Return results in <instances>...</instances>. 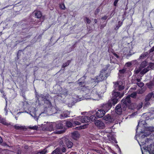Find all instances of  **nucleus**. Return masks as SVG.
I'll return each instance as SVG.
<instances>
[{"label": "nucleus", "instance_id": "obj_1", "mask_svg": "<svg viewBox=\"0 0 154 154\" xmlns=\"http://www.w3.org/2000/svg\"><path fill=\"white\" fill-rule=\"evenodd\" d=\"M112 99L111 100L113 102V105H115L118 102L119 99L121 98L123 96L124 93H121L118 91L114 90L112 92Z\"/></svg>", "mask_w": 154, "mask_h": 154}, {"label": "nucleus", "instance_id": "obj_2", "mask_svg": "<svg viewBox=\"0 0 154 154\" xmlns=\"http://www.w3.org/2000/svg\"><path fill=\"white\" fill-rule=\"evenodd\" d=\"M131 103V98L129 96L127 97L125 99H123L122 100V105L121 106V108L122 110L125 111L126 109L127 106L130 104Z\"/></svg>", "mask_w": 154, "mask_h": 154}, {"label": "nucleus", "instance_id": "obj_3", "mask_svg": "<svg viewBox=\"0 0 154 154\" xmlns=\"http://www.w3.org/2000/svg\"><path fill=\"white\" fill-rule=\"evenodd\" d=\"M106 70L103 69L100 72V74L97 78V81H101L107 78V74L106 73Z\"/></svg>", "mask_w": 154, "mask_h": 154}, {"label": "nucleus", "instance_id": "obj_4", "mask_svg": "<svg viewBox=\"0 0 154 154\" xmlns=\"http://www.w3.org/2000/svg\"><path fill=\"white\" fill-rule=\"evenodd\" d=\"M154 67V63H150L148 66L146 68L144 69L140 73V74L142 75H144L149 70L152 69Z\"/></svg>", "mask_w": 154, "mask_h": 154}, {"label": "nucleus", "instance_id": "obj_5", "mask_svg": "<svg viewBox=\"0 0 154 154\" xmlns=\"http://www.w3.org/2000/svg\"><path fill=\"white\" fill-rule=\"evenodd\" d=\"M149 144H147V146L145 147V149L149 152L150 153L154 154V143L152 142Z\"/></svg>", "mask_w": 154, "mask_h": 154}, {"label": "nucleus", "instance_id": "obj_6", "mask_svg": "<svg viewBox=\"0 0 154 154\" xmlns=\"http://www.w3.org/2000/svg\"><path fill=\"white\" fill-rule=\"evenodd\" d=\"M112 104L113 105V101L110 100L106 103L103 104L102 106L104 109L105 110V111L107 112L111 107Z\"/></svg>", "mask_w": 154, "mask_h": 154}, {"label": "nucleus", "instance_id": "obj_7", "mask_svg": "<svg viewBox=\"0 0 154 154\" xmlns=\"http://www.w3.org/2000/svg\"><path fill=\"white\" fill-rule=\"evenodd\" d=\"M115 88L118 89L119 91H121L124 89V85L121 82H115L114 86Z\"/></svg>", "mask_w": 154, "mask_h": 154}, {"label": "nucleus", "instance_id": "obj_8", "mask_svg": "<svg viewBox=\"0 0 154 154\" xmlns=\"http://www.w3.org/2000/svg\"><path fill=\"white\" fill-rule=\"evenodd\" d=\"M32 111L30 112V114L36 120L38 119V117L40 115L39 113L38 114L36 113V110L35 108H32Z\"/></svg>", "mask_w": 154, "mask_h": 154}, {"label": "nucleus", "instance_id": "obj_9", "mask_svg": "<svg viewBox=\"0 0 154 154\" xmlns=\"http://www.w3.org/2000/svg\"><path fill=\"white\" fill-rule=\"evenodd\" d=\"M106 113L105 111L103 109L98 110L96 113V115L97 118L102 117Z\"/></svg>", "mask_w": 154, "mask_h": 154}, {"label": "nucleus", "instance_id": "obj_10", "mask_svg": "<svg viewBox=\"0 0 154 154\" xmlns=\"http://www.w3.org/2000/svg\"><path fill=\"white\" fill-rule=\"evenodd\" d=\"M95 124L100 128L103 129L105 127L104 124L100 120H97L95 121Z\"/></svg>", "mask_w": 154, "mask_h": 154}, {"label": "nucleus", "instance_id": "obj_11", "mask_svg": "<svg viewBox=\"0 0 154 154\" xmlns=\"http://www.w3.org/2000/svg\"><path fill=\"white\" fill-rule=\"evenodd\" d=\"M121 107V105L119 104L116 107L115 113L119 115L121 114L122 110Z\"/></svg>", "mask_w": 154, "mask_h": 154}, {"label": "nucleus", "instance_id": "obj_12", "mask_svg": "<svg viewBox=\"0 0 154 154\" xmlns=\"http://www.w3.org/2000/svg\"><path fill=\"white\" fill-rule=\"evenodd\" d=\"M65 144L68 148H71L73 145V143L67 138L65 139Z\"/></svg>", "mask_w": 154, "mask_h": 154}, {"label": "nucleus", "instance_id": "obj_13", "mask_svg": "<svg viewBox=\"0 0 154 154\" xmlns=\"http://www.w3.org/2000/svg\"><path fill=\"white\" fill-rule=\"evenodd\" d=\"M95 93H97V89L94 88L92 90L91 92L90 93V95H88V97L87 96H85V97L87 99H91L93 98L94 96H93V95H95Z\"/></svg>", "mask_w": 154, "mask_h": 154}, {"label": "nucleus", "instance_id": "obj_14", "mask_svg": "<svg viewBox=\"0 0 154 154\" xmlns=\"http://www.w3.org/2000/svg\"><path fill=\"white\" fill-rule=\"evenodd\" d=\"M55 123H51L50 125L47 126L46 128V130L49 131H54V126H55Z\"/></svg>", "mask_w": 154, "mask_h": 154}, {"label": "nucleus", "instance_id": "obj_15", "mask_svg": "<svg viewBox=\"0 0 154 154\" xmlns=\"http://www.w3.org/2000/svg\"><path fill=\"white\" fill-rule=\"evenodd\" d=\"M69 114V112H64L60 115V117L61 119H64L68 117Z\"/></svg>", "mask_w": 154, "mask_h": 154}, {"label": "nucleus", "instance_id": "obj_16", "mask_svg": "<svg viewBox=\"0 0 154 154\" xmlns=\"http://www.w3.org/2000/svg\"><path fill=\"white\" fill-rule=\"evenodd\" d=\"M88 117L86 116H81L80 122L82 123H85L89 122Z\"/></svg>", "mask_w": 154, "mask_h": 154}, {"label": "nucleus", "instance_id": "obj_17", "mask_svg": "<svg viewBox=\"0 0 154 154\" xmlns=\"http://www.w3.org/2000/svg\"><path fill=\"white\" fill-rule=\"evenodd\" d=\"M72 137L74 139H76L79 137L80 135L78 131H75L71 133Z\"/></svg>", "mask_w": 154, "mask_h": 154}, {"label": "nucleus", "instance_id": "obj_18", "mask_svg": "<svg viewBox=\"0 0 154 154\" xmlns=\"http://www.w3.org/2000/svg\"><path fill=\"white\" fill-rule=\"evenodd\" d=\"M147 62L146 61L144 60L140 64V69L143 70L147 65Z\"/></svg>", "mask_w": 154, "mask_h": 154}, {"label": "nucleus", "instance_id": "obj_19", "mask_svg": "<svg viewBox=\"0 0 154 154\" xmlns=\"http://www.w3.org/2000/svg\"><path fill=\"white\" fill-rule=\"evenodd\" d=\"M39 97H41L43 100H47L49 98L50 95L48 94H43L39 95Z\"/></svg>", "mask_w": 154, "mask_h": 154}, {"label": "nucleus", "instance_id": "obj_20", "mask_svg": "<svg viewBox=\"0 0 154 154\" xmlns=\"http://www.w3.org/2000/svg\"><path fill=\"white\" fill-rule=\"evenodd\" d=\"M83 88L84 89H85V92L86 93V94H83V98L84 99L88 100L89 99H87L85 97V96H87V97H88V95H90V92L89 91V90L88 89H86V88H85L84 87H83Z\"/></svg>", "mask_w": 154, "mask_h": 154}, {"label": "nucleus", "instance_id": "obj_21", "mask_svg": "<svg viewBox=\"0 0 154 154\" xmlns=\"http://www.w3.org/2000/svg\"><path fill=\"white\" fill-rule=\"evenodd\" d=\"M103 119L106 121H107L110 122H112V119H111V116L109 114L104 116L103 117Z\"/></svg>", "mask_w": 154, "mask_h": 154}, {"label": "nucleus", "instance_id": "obj_22", "mask_svg": "<svg viewBox=\"0 0 154 154\" xmlns=\"http://www.w3.org/2000/svg\"><path fill=\"white\" fill-rule=\"evenodd\" d=\"M153 94L152 92H151L148 94L146 97L145 100L146 102H147L150 100L152 97Z\"/></svg>", "mask_w": 154, "mask_h": 154}, {"label": "nucleus", "instance_id": "obj_23", "mask_svg": "<svg viewBox=\"0 0 154 154\" xmlns=\"http://www.w3.org/2000/svg\"><path fill=\"white\" fill-rule=\"evenodd\" d=\"M55 126L57 128L59 129L62 128L63 127V125L61 122H57V123H55Z\"/></svg>", "mask_w": 154, "mask_h": 154}, {"label": "nucleus", "instance_id": "obj_24", "mask_svg": "<svg viewBox=\"0 0 154 154\" xmlns=\"http://www.w3.org/2000/svg\"><path fill=\"white\" fill-rule=\"evenodd\" d=\"M0 123H2L3 125L7 126H8L10 125V124L6 122V120L5 119L2 117L0 118Z\"/></svg>", "mask_w": 154, "mask_h": 154}, {"label": "nucleus", "instance_id": "obj_25", "mask_svg": "<svg viewBox=\"0 0 154 154\" xmlns=\"http://www.w3.org/2000/svg\"><path fill=\"white\" fill-rule=\"evenodd\" d=\"M14 127L17 130H23L26 129L25 126H19L17 125H15Z\"/></svg>", "mask_w": 154, "mask_h": 154}, {"label": "nucleus", "instance_id": "obj_26", "mask_svg": "<svg viewBox=\"0 0 154 154\" xmlns=\"http://www.w3.org/2000/svg\"><path fill=\"white\" fill-rule=\"evenodd\" d=\"M35 17L37 18H40L42 16V13L40 11H36L35 12Z\"/></svg>", "mask_w": 154, "mask_h": 154}, {"label": "nucleus", "instance_id": "obj_27", "mask_svg": "<svg viewBox=\"0 0 154 154\" xmlns=\"http://www.w3.org/2000/svg\"><path fill=\"white\" fill-rule=\"evenodd\" d=\"M146 85L148 88L151 89L152 88V86H154V82L153 81H151L149 82L146 83Z\"/></svg>", "mask_w": 154, "mask_h": 154}, {"label": "nucleus", "instance_id": "obj_28", "mask_svg": "<svg viewBox=\"0 0 154 154\" xmlns=\"http://www.w3.org/2000/svg\"><path fill=\"white\" fill-rule=\"evenodd\" d=\"M93 96H94L93 98L92 99L94 100H97L98 98H99L100 97V95L99 93H98L97 91V93H95V95H93Z\"/></svg>", "mask_w": 154, "mask_h": 154}, {"label": "nucleus", "instance_id": "obj_29", "mask_svg": "<svg viewBox=\"0 0 154 154\" xmlns=\"http://www.w3.org/2000/svg\"><path fill=\"white\" fill-rule=\"evenodd\" d=\"M140 140L142 145L145 144L146 145H147V144H149V141H151L150 140H146L143 139H140Z\"/></svg>", "mask_w": 154, "mask_h": 154}, {"label": "nucleus", "instance_id": "obj_30", "mask_svg": "<svg viewBox=\"0 0 154 154\" xmlns=\"http://www.w3.org/2000/svg\"><path fill=\"white\" fill-rule=\"evenodd\" d=\"M111 116V119H112V122L118 118V114H117L116 113H115L114 115H112Z\"/></svg>", "mask_w": 154, "mask_h": 154}, {"label": "nucleus", "instance_id": "obj_31", "mask_svg": "<svg viewBox=\"0 0 154 154\" xmlns=\"http://www.w3.org/2000/svg\"><path fill=\"white\" fill-rule=\"evenodd\" d=\"M97 118L96 116L95 115H92L90 117H88L89 122L91 121H94Z\"/></svg>", "mask_w": 154, "mask_h": 154}, {"label": "nucleus", "instance_id": "obj_32", "mask_svg": "<svg viewBox=\"0 0 154 154\" xmlns=\"http://www.w3.org/2000/svg\"><path fill=\"white\" fill-rule=\"evenodd\" d=\"M148 53L147 52H145L143 53L140 57V59H143L146 55H148Z\"/></svg>", "mask_w": 154, "mask_h": 154}, {"label": "nucleus", "instance_id": "obj_33", "mask_svg": "<svg viewBox=\"0 0 154 154\" xmlns=\"http://www.w3.org/2000/svg\"><path fill=\"white\" fill-rule=\"evenodd\" d=\"M74 119H72L71 121L73 123V125H79L81 124V123L79 121L74 120Z\"/></svg>", "mask_w": 154, "mask_h": 154}, {"label": "nucleus", "instance_id": "obj_34", "mask_svg": "<svg viewBox=\"0 0 154 154\" xmlns=\"http://www.w3.org/2000/svg\"><path fill=\"white\" fill-rule=\"evenodd\" d=\"M66 125L67 127H71L73 125V124L72 122L68 121L66 122Z\"/></svg>", "mask_w": 154, "mask_h": 154}, {"label": "nucleus", "instance_id": "obj_35", "mask_svg": "<svg viewBox=\"0 0 154 154\" xmlns=\"http://www.w3.org/2000/svg\"><path fill=\"white\" fill-rule=\"evenodd\" d=\"M122 22L119 21L118 22V24L116 25L115 28V29H118L119 28L122 26Z\"/></svg>", "mask_w": 154, "mask_h": 154}, {"label": "nucleus", "instance_id": "obj_36", "mask_svg": "<svg viewBox=\"0 0 154 154\" xmlns=\"http://www.w3.org/2000/svg\"><path fill=\"white\" fill-rule=\"evenodd\" d=\"M46 151L45 149L40 150L37 152V154H45Z\"/></svg>", "mask_w": 154, "mask_h": 154}, {"label": "nucleus", "instance_id": "obj_37", "mask_svg": "<svg viewBox=\"0 0 154 154\" xmlns=\"http://www.w3.org/2000/svg\"><path fill=\"white\" fill-rule=\"evenodd\" d=\"M70 62V61L69 60H68L66 62L63 63L62 66V67L64 68V67H65L66 66H68V65H69Z\"/></svg>", "mask_w": 154, "mask_h": 154}, {"label": "nucleus", "instance_id": "obj_38", "mask_svg": "<svg viewBox=\"0 0 154 154\" xmlns=\"http://www.w3.org/2000/svg\"><path fill=\"white\" fill-rule=\"evenodd\" d=\"M68 94V91L67 90H65V91L63 93V94H62L61 95H58V97H62V96H67Z\"/></svg>", "mask_w": 154, "mask_h": 154}, {"label": "nucleus", "instance_id": "obj_39", "mask_svg": "<svg viewBox=\"0 0 154 154\" xmlns=\"http://www.w3.org/2000/svg\"><path fill=\"white\" fill-rule=\"evenodd\" d=\"M86 76L85 75H84L83 77H82L80 79H79L78 80V82L80 81H84L85 82V80L86 79Z\"/></svg>", "mask_w": 154, "mask_h": 154}, {"label": "nucleus", "instance_id": "obj_40", "mask_svg": "<svg viewBox=\"0 0 154 154\" xmlns=\"http://www.w3.org/2000/svg\"><path fill=\"white\" fill-rule=\"evenodd\" d=\"M45 103L47 104L49 106H52L51 103L50 101L49 100H46L45 101Z\"/></svg>", "mask_w": 154, "mask_h": 154}, {"label": "nucleus", "instance_id": "obj_41", "mask_svg": "<svg viewBox=\"0 0 154 154\" xmlns=\"http://www.w3.org/2000/svg\"><path fill=\"white\" fill-rule=\"evenodd\" d=\"M26 104V103L25 102H21L20 103V105L21 107L22 108L24 107V106L25 104Z\"/></svg>", "mask_w": 154, "mask_h": 154}, {"label": "nucleus", "instance_id": "obj_42", "mask_svg": "<svg viewBox=\"0 0 154 154\" xmlns=\"http://www.w3.org/2000/svg\"><path fill=\"white\" fill-rule=\"evenodd\" d=\"M136 84L140 87H142L144 85V84L142 82H137Z\"/></svg>", "mask_w": 154, "mask_h": 154}, {"label": "nucleus", "instance_id": "obj_43", "mask_svg": "<svg viewBox=\"0 0 154 154\" xmlns=\"http://www.w3.org/2000/svg\"><path fill=\"white\" fill-rule=\"evenodd\" d=\"M29 128L31 129L36 130L38 129V127L36 125H35L33 127L29 126Z\"/></svg>", "mask_w": 154, "mask_h": 154}, {"label": "nucleus", "instance_id": "obj_44", "mask_svg": "<svg viewBox=\"0 0 154 154\" xmlns=\"http://www.w3.org/2000/svg\"><path fill=\"white\" fill-rule=\"evenodd\" d=\"M68 102H69V103H68V106H71L73 103L72 98H71L70 100L69 101H68Z\"/></svg>", "mask_w": 154, "mask_h": 154}, {"label": "nucleus", "instance_id": "obj_45", "mask_svg": "<svg viewBox=\"0 0 154 154\" xmlns=\"http://www.w3.org/2000/svg\"><path fill=\"white\" fill-rule=\"evenodd\" d=\"M137 95V93L136 92H134L132 93L131 95L130 96H129L130 97H133V98H134Z\"/></svg>", "mask_w": 154, "mask_h": 154}, {"label": "nucleus", "instance_id": "obj_46", "mask_svg": "<svg viewBox=\"0 0 154 154\" xmlns=\"http://www.w3.org/2000/svg\"><path fill=\"white\" fill-rule=\"evenodd\" d=\"M84 20H86V21L87 22V23L88 24H90L91 22V20L87 17H85L84 18Z\"/></svg>", "mask_w": 154, "mask_h": 154}, {"label": "nucleus", "instance_id": "obj_47", "mask_svg": "<svg viewBox=\"0 0 154 154\" xmlns=\"http://www.w3.org/2000/svg\"><path fill=\"white\" fill-rule=\"evenodd\" d=\"M147 135H143L141 136L140 137V139H143L144 140H148L147 138H146Z\"/></svg>", "mask_w": 154, "mask_h": 154}, {"label": "nucleus", "instance_id": "obj_48", "mask_svg": "<svg viewBox=\"0 0 154 154\" xmlns=\"http://www.w3.org/2000/svg\"><path fill=\"white\" fill-rule=\"evenodd\" d=\"M59 148H57L55 150H54L52 152L51 154H57L58 152Z\"/></svg>", "mask_w": 154, "mask_h": 154}, {"label": "nucleus", "instance_id": "obj_49", "mask_svg": "<svg viewBox=\"0 0 154 154\" xmlns=\"http://www.w3.org/2000/svg\"><path fill=\"white\" fill-rule=\"evenodd\" d=\"M75 119H74V120H76V121L78 120L79 121H80V120H81V116H79L76 117H75Z\"/></svg>", "mask_w": 154, "mask_h": 154}, {"label": "nucleus", "instance_id": "obj_50", "mask_svg": "<svg viewBox=\"0 0 154 154\" xmlns=\"http://www.w3.org/2000/svg\"><path fill=\"white\" fill-rule=\"evenodd\" d=\"M143 70L141 69H140V68L139 67V69H135V73L137 74L138 73L140 72H141Z\"/></svg>", "mask_w": 154, "mask_h": 154}, {"label": "nucleus", "instance_id": "obj_51", "mask_svg": "<svg viewBox=\"0 0 154 154\" xmlns=\"http://www.w3.org/2000/svg\"><path fill=\"white\" fill-rule=\"evenodd\" d=\"M142 107V103H140L139 104L137 107V109H140V108H141Z\"/></svg>", "mask_w": 154, "mask_h": 154}, {"label": "nucleus", "instance_id": "obj_52", "mask_svg": "<svg viewBox=\"0 0 154 154\" xmlns=\"http://www.w3.org/2000/svg\"><path fill=\"white\" fill-rule=\"evenodd\" d=\"M100 9L99 8H98L95 11L94 14L95 15L97 14L99 12Z\"/></svg>", "mask_w": 154, "mask_h": 154}, {"label": "nucleus", "instance_id": "obj_53", "mask_svg": "<svg viewBox=\"0 0 154 154\" xmlns=\"http://www.w3.org/2000/svg\"><path fill=\"white\" fill-rule=\"evenodd\" d=\"M125 69H122L119 71V73L121 74H123L125 72Z\"/></svg>", "mask_w": 154, "mask_h": 154}, {"label": "nucleus", "instance_id": "obj_54", "mask_svg": "<svg viewBox=\"0 0 154 154\" xmlns=\"http://www.w3.org/2000/svg\"><path fill=\"white\" fill-rule=\"evenodd\" d=\"M78 83L80 85H84L85 83V82L84 81H80Z\"/></svg>", "mask_w": 154, "mask_h": 154}, {"label": "nucleus", "instance_id": "obj_55", "mask_svg": "<svg viewBox=\"0 0 154 154\" xmlns=\"http://www.w3.org/2000/svg\"><path fill=\"white\" fill-rule=\"evenodd\" d=\"M86 126V125H85L84 126H81L80 127H77V128H78V129L79 130H81V129H84L85 128L84 126Z\"/></svg>", "mask_w": 154, "mask_h": 154}, {"label": "nucleus", "instance_id": "obj_56", "mask_svg": "<svg viewBox=\"0 0 154 154\" xmlns=\"http://www.w3.org/2000/svg\"><path fill=\"white\" fill-rule=\"evenodd\" d=\"M149 53L152 52L154 51V46L149 50Z\"/></svg>", "mask_w": 154, "mask_h": 154}, {"label": "nucleus", "instance_id": "obj_57", "mask_svg": "<svg viewBox=\"0 0 154 154\" xmlns=\"http://www.w3.org/2000/svg\"><path fill=\"white\" fill-rule=\"evenodd\" d=\"M60 8L63 9H65V6L63 4L60 5Z\"/></svg>", "mask_w": 154, "mask_h": 154}, {"label": "nucleus", "instance_id": "obj_58", "mask_svg": "<svg viewBox=\"0 0 154 154\" xmlns=\"http://www.w3.org/2000/svg\"><path fill=\"white\" fill-rule=\"evenodd\" d=\"M131 65V63L130 62H128L126 63L125 65L126 66L129 67Z\"/></svg>", "mask_w": 154, "mask_h": 154}, {"label": "nucleus", "instance_id": "obj_59", "mask_svg": "<svg viewBox=\"0 0 154 154\" xmlns=\"http://www.w3.org/2000/svg\"><path fill=\"white\" fill-rule=\"evenodd\" d=\"M119 0H115L114 2V5L115 6H116Z\"/></svg>", "mask_w": 154, "mask_h": 154}, {"label": "nucleus", "instance_id": "obj_60", "mask_svg": "<svg viewBox=\"0 0 154 154\" xmlns=\"http://www.w3.org/2000/svg\"><path fill=\"white\" fill-rule=\"evenodd\" d=\"M107 18V16H104V17H103L102 18V19L103 20H106Z\"/></svg>", "mask_w": 154, "mask_h": 154}, {"label": "nucleus", "instance_id": "obj_61", "mask_svg": "<svg viewBox=\"0 0 154 154\" xmlns=\"http://www.w3.org/2000/svg\"><path fill=\"white\" fill-rule=\"evenodd\" d=\"M106 25V24H104V25H101L100 26V28L102 29L104 28V26H105Z\"/></svg>", "mask_w": 154, "mask_h": 154}, {"label": "nucleus", "instance_id": "obj_62", "mask_svg": "<svg viewBox=\"0 0 154 154\" xmlns=\"http://www.w3.org/2000/svg\"><path fill=\"white\" fill-rule=\"evenodd\" d=\"M62 151L63 152H65L66 151V149L65 147H63L62 149Z\"/></svg>", "mask_w": 154, "mask_h": 154}, {"label": "nucleus", "instance_id": "obj_63", "mask_svg": "<svg viewBox=\"0 0 154 154\" xmlns=\"http://www.w3.org/2000/svg\"><path fill=\"white\" fill-rule=\"evenodd\" d=\"M136 81L137 82H140V79H136Z\"/></svg>", "mask_w": 154, "mask_h": 154}, {"label": "nucleus", "instance_id": "obj_64", "mask_svg": "<svg viewBox=\"0 0 154 154\" xmlns=\"http://www.w3.org/2000/svg\"><path fill=\"white\" fill-rule=\"evenodd\" d=\"M58 153H57V154H62V153L60 152V149L59 148V150H58Z\"/></svg>", "mask_w": 154, "mask_h": 154}]
</instances>
